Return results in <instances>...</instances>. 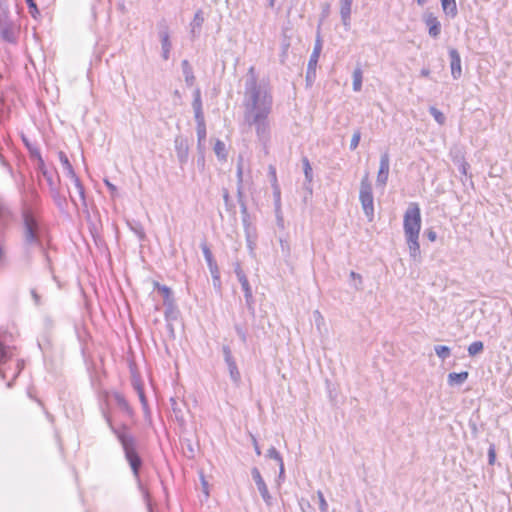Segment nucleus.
Segmentation results:
<instances>
[{
	"label": "nucleus",
	"instance_id": "nucleus-7",
	"mask_svg": "<svg viewBox=\"0 0 512 512\" xmlns=\"http://www.w3.org/2000/svg\"><path fill=\"white\" fill-rule=\"evenodd\" d=\"M0 33L4 41L14 44L18 40L19 28L12 20L5 17L0 20Z\"/></svg>",
	"mask_w": 512,
	"mask_h": 512
},
{
	"label": "nucleus",
	"instance_id": "nucleus-44",
	"mask_svg": "<svg viewBox=\"0 0 512 512\" xmlns=\"http://www.w3.org/2000/svg\"><path fill=\"white\" fill-rule=\"evenodd\" d=\"M313 316L315 319L316 327H317V329L320 330L321 326L324 325V317L322 316V314L320 313L319 310H315L313 312Z\"/></svg>",
	"mask_w": 512,
	"mask_h": 512
},
{
	"label": "nucleus",
	"instance_id": "nucleus-22",
	"mask_svg": "<svg viewBox=\"0 0 512 512\" xmlns=\"http://www.w3.org/2000/svg\"><path fill=\"white\" fill-rule=\"evenodd\" d=\"M181 67H182V72H183L186 84L188 86H192L195 81V76H194L193 69H192L189 61L186 59L183 60L181 62Z\"/></svg>",
	"mask_w": 512,
	"mask_h": 512
},
{
	"label": "nucleus",
	"instance_id": "nucleus-52",
	"mask_svg": "<svg viewBox=\"0 0 512 512\" xmlns=\"http://www.w3.org/2000/svg\"><path fill=\"white\" fill-rule=\"evenodd\" d=\"M234 272H235L238 280L241 279L242 277H246L244 271L241 268L240 263H236L234 265Z\"/></svg>",
	"mask_w": 512,
	"mask_h": 512
},
{
	"label": "nucleus",
	"instance_id": "nucleus-3",
	"mask_svg": "<svg viewBox=\"0 0 512 512\" xmlns=\"http://www.w3.org/2000/svg\"><path fill=\"white\" fill-rule=\"evenodd\" d=\"M403 229L409 254L414 260L420 258L419 233L421 229V211L419 205L415 202L410 203L404 213Z\"/></svg>",
	"mask_w": 512,
	"mask_h": 512
},
{
	"label": "nucleus",
	"instance_id": "nucleus-56",
	"mask_svg": "<svg viewBox=\"0 0 512 512\" xmlns=\"http://www.w3.org/2000/svg\"><path fill=\"white\" fill-rule=\"evenodd\" d=\"M469 169V164L465 161V160H462L460 165H459V171L463 174V175H467V171Z\"/></svg>",
	"mask_w": 512,
	"mask_h": 512
},
{
	"label": "nucleus",
	"instance_id": "nucleus-58",
	"mask_svg": "<svg viewBox=\"0 0 512 512\" xmlns=\"http://www.w3.org/2000/svg\"><path fill=\"white\" fill-rule=\"evenodd\" d=\"M241 198L242 197H239V202H240V206H241V213L243 214V218L246 217V219L249 221L247 206H246V204L244 202L241 201Z\"/></svg>",
	"mask_w": 512,
	"mask_h": 512
},
{
	"label": "nucleus",
	"instance_id": "nucleus-24",
	"mask_svg": "<svg viewBox=\"0 0 512 512\" xmlns=\"http://www.w3.org/2000/svg\"><path fill=\"white\" fill-rule=\"evenodd\" d=\"M441 5L446 15L451 18H455L457 16L458 10L456 0H441Z\"/></svg>",
	"mask_w": 512,
	"mask_h": 512
},
{
	"label": "nucleus",
	"instance_id": "nucleus-51",
	"mask_svg": "<svg viewBox=\"0 0 512 512\" xmlns=\"http://www.w3.org/2000/svg\"><path fill=\"white\" fill-rule=\"evenodd\" d=\"M315 77H316V70L313 69L311 71L310 68L307 67V72H306L307 83L311 84L314 81Z\"/></svg>",
	"mask_w": 512,
	"mask_h": 512
},
{
	"label": "nucleus",
	"instance_id": "nucleus-21",
	"mask_svg": "<svg viewBox=\"0 0 512 512\" xmlns=\"http://www.w3.org/2000/svg\"><path fill=\"white\" fill-rule=\"evenodd\" d=\"M113 399L121 411H123L124 413H126L129 416L132 415L133 411H132L128 401L125 399V397L122 394H120L118 392L113 393Z\"/></svg>",
	"mask_w": 512,
	"mask_h": 512
},
{
	"label": "nucleus",
	"instance_id": "nucleus-57",
	"mask_svg": "<svg viewBox=\"0 0 512 512\" xmlns=\"http://www.w3.org/2000/svg\"><path fill=\"white\" fill-rule=\"evenodd\" d=\"M235 329H236V332H237L238 336L242 340V342L245 343L246 340H247V336H246L245 331L240 326H236Z\"/></svg>",
	"mask_w": 512,
	"mask_h": 512
},
{
	"label": "nucleus",
	"instance_id": "nucleus-30",
	"mask_svg": "<svg viewBox=\"0 0 512 512\" xmlns=\"http://www.w3.org/2000/svg\"><path fill=\"white\" fill-rule=\"evenodd\" d=\"M71 180L73 181L74 186L79 194L82 205L86 207L87 204H86V197H85V189H84V186H83L81 180L79 179L78 176H75Z\"/></svg>",
	"mask_w": 512,
	"mask_h": 512
},
{
	"label": "nucleus",
	"instance_id": "nucleus-48",
	"mask_svg": "<svg viewBox=\"0 0 512 512\" xmlns=\"http://www.w3.org/2000/svg\"><path fill=\"white\" fill-rule=\"evenodd\" d=\"M321 50H322V41H321L320 36H318L316 39L312 54L320 57Z\"/></svg>",
	"mask_w": 512,
	"mask_h": 512
},
{
	"label": "nucleus",
	"instance_id": "nucleus-8",
	"mask_svg": "<svg viewBox=\"0 0 512 512\" xmlns=\"http://www.w3.org/2000/svg\"><path fill=\"white\" fill-rule=\"evenodd\" d=\"M252 478L257 486V489L264 500L265 504L270 507L273 503V497L271 496L268 487L261 476V473L257 467H253L251 470Z\"/></svg>",
	"mask_w": 512,
	"mask_h": 512
},
{
	"label": "nucleus",
	"instance_id": "nucleus-37",
	"mask_svg": "<svg viewBox=\"0 0 512 512\" xmlns=\"http://www.w3.org/2000/svg\"><path fill=\"white\" fill-rule=\"evenodd\" d=\"M302 161H303V169H304L305 178L308 182H311L313 174H312V167L310 165V162H309L308 158H306V157H304Z\"/></svg>",
	"mask_w": 512,
	"mask_h": 512
},
{
	"label": "nucleus",
	"instance_id": "nucleus-29",
	"mask_svg": "<svg viewBox=\"0 0 512 512\" xmlns=\"http://www.w3.org/2000/svg\"><path fill=\"white\" fill-rule=\"evenodd\" d=\"M204 22V17H203V13L201 10L197 11L194 15V18H193V21L191 22V33L193 34V36L195 37L196 35V30L200 29L202 24Z\"/></svg>",
	"mask_w": 512,
	"mask_h": 512
},
{
	"label": "nucleus",
	"instance_id": "nucleus-54",
	"mask_svg": "<svg viewBox=\"0 0 512 512\" xmlns=\"http://www.w3.org/2000/svg\"><path fill=\"white\" fill-rule=\"evenodd\" d=\"M104 183L109 189L111 195L115 196L117 193V187L114 184H112L108 179H104Z\"/></svg>",
	"mask_w": 512,
	"mask_h": 512
},
{
	"label": "nucleus",
	"instance_id": "nucleus-14",
	"mask_svg": "<svg viewBox=\"0 0 512 512\" xmlns=\"http://www.w3.org/2000/svg\"><path fill=\"white\" fill-rule=\"evenodd\" d=\"M451 75L454 79H459L462 75L461 57L455 48L449 50Z\"/></svg>",
	"mask_w": 512,
	"mask_h": 512
},
{
	"label": "nucleus",
	"instance_id": "nucleus-25",
	"mask_svg": "<svg viewBox=\"0 0 512 512\" xmlns=\"http://www.w3.org/2000/svg\"><path fill=\"white\" fill-rule=\"evenodd\" d=\"M154 287L161 293V295L163 296V304L164 303H168L170 301H173V297H172V291L169 287L165 286V285H161L160 283L158 282H154Z\"/></svg>",
	"mask_w": 512,
	"mask_h": 512
},
{
	"label": "nucleus",
	"instance_id": "nucleus-6",
	"mask_svg": "<svg viewBox=\"0 0 512 512\" xmlns=\"http://www.w3.org/2000/svg\"><path fill=\"white\" fill-rule=\"evenodd\" d=\"M158 36L161 43L162 58L168 60L172 50V43L170 40V30L166 20L162 19L157 24Z\"/></svg>",
	"mask_w": 512,
	"mask_h": 512
},
{
	"label": "nucleus",
	"instance_id": "nucleus-17",
	"mask_svg": "<svg viewBox=\"0 0 512 512\" xmlns=\"http://www.w3.org/2000/svg\"><path fill=\"white\" fill-rule=\"evenodd\" d=\"M192 107L194 110L195 118H203L204 117V113H203V109H202L201 91L199 88L195 89V91L193 93Z\"/></svg>",
	"mask_w": 512,
	"mask_h": 512
},
{
	"label": "nucleus",
	"instance_id": "nucleus-28",
	"mask_svg": "<svg viewBox=\"0 0 512 512\" xmlns=\"http://www.w3.org/2000/svg\"><path fill=\"white\" fill-rule=\"evenodd\" d=\"M51 193V196L55 202V204L60 208V209H64V207L66 206V198L65 196H63L60 191H59V188H53V190L50 191Z\"/></svg>",
	"mask_w": 512,
	"mask_h": 512
},
{
	"label": "nucleus",
	"instance_id": "nucleus-42",
	"mask_svg": "<svg viewBox=\"0 0 512 512\" xmlns=\"http://www.w3.org/2000/svg\"><path fill=\"white\" fill-rule=\"evenodd\" d=\"M317 497L319 500V509L321 512H328V503L324 498L322 491H317Z\"/></svg>",
	"mask_w": 512,
	"mask_h": 512
},
{
	"label": "nucleus",
	"instance_id": "nucleus-45",
	"mask_svg": "<svg viewBox=\"0 0 512 512\" xmlns=\"http://www.w3.org/2000/svg\"><path fill=\"white\" fill-rule=\"evenodd\" d=\"M496 460V450L494 444H491L488 449V463L493 465Z\"/></svg>",
	"mask_w": 512,
	"mask_h": 512
},
{
	"label": "nucleus",
	"instance_id": "nucleus-20",
	"mask_svg": "<svg viewBox=\"0 0 512 512\" xmlns=\"http://www.w3.org/2000/svg\"><path fill=\"white\" fill-rule=\"evenodd\" d=\"M469 373L463 371L460 373L451 372L448 374V384L450 386H460L468 379Z\"/></svg>",
	"mask_w": 512,
	"mask_h": 512
},
{
	"label": "nucleus",
	"instance_id": "nucleus-55",
	"mask_svg": "<svg viewBox=\"0 0 512 512\" xmlns=\"http://www.w3.org/2000/svg\"><path fill=\"white\" fill-rule=\"evenodd\" d=\"M425 235L431 242H434L437 239V234L433 229H427L425 231Z\"/></svg>",
	"mask_w": 512,
	"mask_h": 512
},
{
	"label": "nucleus",
	"instance_id": "nucleus-59",
	"mask_svg": "<svg viewBox=\"0 0 512 512\" xmlns=\"http://www.w3.org/2000/svg\"><path fill=\"white\" fill-rule=\"evenodd\" d=\"M26 2H27L28 6H29V8H30V13L34 16V12H33V10H34L35 12H38V9H37V7H36V4L34 3V1H33V0H26Z\"/></svg>",
	"mask_w": 512,
	"mask_h": 512
},
{
	"label": "nucleus",
	"instance_id": "nucleus-27",
	"mask_svg": "<svg viewBox=\"0 0 512 512\" xmlns=\"http://www.w3.org/2000/svg\"><path fill=\"white\" fill-rule=\"evenodd\" d=\"M164 306H165L164 314H165L166 319L167 320L176 319L177 315H178V310H177L174 300L170 301L168 303H164Z\"/></svg>",
	"mask_w": 512,
	"mask_h": 512
},
{
	"label": "nucleus",
	"instance_id": "nucleus-38",
	"mask_svg": "<svg viewBox=\"0 0 512 512\" xmlns=\"http://www.w3.org/2000/svg\"><path fill=\"white\" fill-rule=\"evenodd\" d=\"M214 152L218 158L224 159L226 157L225 144L222 141L217 140L214 145Z\"/></svg>",
	"mask_w": 512,
	"mask_h": 512
},
{
	"label": "nucleus",
	"instance_id": "nucleus-9",
	"mask_svg": "<svg viewBox=\"0 0 512 512\" xmlns=\"http://www.w3.org/2000/svg\"><path fill=\"white\" fill-rule=\"evenodd\" d=\"M222 351L224 355V360L228 366L230 378L236 385H239L241 381V375L238 370L237 364L232 356V351L230 347L227 345L223 346Z\"/></svg>",
	"mask_w": 512,
	"mask_h": 512
},
{
	"label": "nucleus",
	"instance_id": "nucleus-40",
	"mask_svg": "<svg viewBox=\"0 0 512 512\" xmlns=\"http://www.w3.org/2000/svg\"><path fill=\"white\" fill-rule=\"evenodd\" d=\"M137 395L139 397V400H140V403L142 405V408H143V411H144L145 415H149L150 414V409H149L148 401H147V398L145 396L144 391L140 392V393H137Z\"/></svg>",
	"mask_w": 512,
	"mask_h": 512
},
{
	"label": "nucleus",
	"instance_id": "nucleus-31",
	"mask_svg": "<svg viewBox=\"0 0 512 512\" xmlns=\"http://www.w3.org/2000/svg\"><path fill=\"white\" fill-rule=\"evenodd\" d=\"M12 217L11 211L7 205L3 202H0V224H7Z\"/></svg>",
	"mask_w": 512,
	"mask_h": 512
},
{
	"label": "nucleus",
	"instance_id": "nucleus-36",
	"mask_svg": "<svg viewBox=\"0 0 512 512\" xmlns=\"http://www.w3.org/2000/svg\"><path fill=\"white\" fill-rule=\"evenodd\" d=\"M429 112L438 124L443 125L445 123L446 118H445L444 114L440 110H438L436 107L431 106L429 108Z\"/></svg>",
	"mask_w": 512,
	"mask_h": 512
},
{
	"label": "nucleus",
	"instance_id": "nucleus-23",
	"mask_svg": "<svg viewBox=\"0 0 512 512\" xmlns=\"http://www.w3.org/2000/svg\"><path fill=\"white\" fill-rule=\"evenodd\" d=\"M195 121L197 124L196 131H197L198 145L200 146L205 142L206 135H207L205 118L204 117L203 118H195Z\"/></svg>",
	"mask_w": 512,
	"mask_h": 512
},
{
	"label": "nucleus",
	"instance_id": "nucleus-32",
	"mask_svg": "<svg viewBox=\"0 0 512 512\" xmlns=\"http://www.w3.org/2000/svg\"><path fill=\"white\" fill-rule=\"evenodd\" d=\"M237 180H238V197H242V181H243V159L240 158L237 164Z\"/></svg>",
	"mask_w": 512,
	"mask_h": 512
},
{
	"label": "nucleus",
	"instance_id": "nucleus-47",
	"mask_svg": "<svg viewBox=\"0 0 512 512\" xmlns=\"http://www.w3.org/2000/svg\"><path fill=\"white\" fill-rule=\"evenodd\" d=\"M43 175L47 180V183L49 185L50 191L53 190V188H58L57 183L53 180V177L51 174H49L47 171H43Z\"/></svg>",
	"mask_w": 512,
	"mask_h": 512
},
{
	"label": "nucleus",
	"instance_id": "nucleus-43",
	"mask_svg": "<svg viewBox=\"0 0 512 512\" xmlns=\"http://www.w3.org/2000/svg\"><path fill=\"white\" fill-rule=\"evenodd\" d=\"M360 140H361L360 130L354 131V133L352 135L351 142H350V149L355 150L358 147Z\"/></svg>",
	"mask_w": 512,
	"mask_h": 512
},
{
	"label": "nucleus",
	"instance_id": "nucleus-53",
	"mask_svg": "<svg viewBox=\"0 0 512 512\" xmlns=\"http://www.w3.org/2000/svg\"><path fill=\"white\" fill-rule=\"evenodd\" d=\"M132 385H133V388L134 390L137 392V393H140V392H143L144 389H143V384L140 380L138 379H134L132 381Z\"/></svg>",
	"mask_w": 512,
	"mask_h": 512
},
{
	"label": "nucleus",
	"instance_id": "nucleus-26",
	"mask_svg": "<svg viewBox=\"0 0 512 512\" xmlns=\"http://www.w3.org/2000/svg\"><path fill=\"white\" fill-rule=\"evenodd\" d=\"M363 72L360 67H356L353 71V90L359 92L362 89Z\"/></svg>",
	"mask_w": 512,
	"mask_h": 512
},
{
	"label": "nucleus",
	"instance_id": "nucleus-16",
	"mask_svg": "<svg viewBox=\"0 0 512 512\" xmlns=\"http://www.w3.org/2000/svg\"><path fill=\"white\" fill-rule=\"evenodd\" d=\"M353 0H340V16L343 26L346 30L350 29L351 25V7Z\"/></svg>",
	"mask_w": 512,
	"mask_h": 512
},
{
	"label": "nucleus",
	"instance_id": "nucleus-41",
	"mask_svg": "<svg viewBox=\"0 0 512 512\" xmlns=\"http://www.w3.org/2000/svg\"><path fill=\"white\" fill-rule=\"evenodd\" d=\"M299 506L302 512H315L313 506L307 499L301 498L299 500Z\"/></svg>",
	"mask_w": 512,
	"mask_h": 512
},
{
	"label": "nucleus",
	"instance_id": "nucleus-15",
	"mask_svg": "<svg viewBox=\"0 0 512 512\" xmlns=\"http://www.w3.org/2000/svg\"><path fill=\"white\" fill-rule=\"evenodd\" d=\"M425 25L428 27V33L432 38H437L441 33V24L436 16L428 13L424 16Z\"/></svg>",
	"mask_w": 512,
	"mask_h": 512
},
{
	"label": "nucleus",
	"instance_id": "nucleus-18",
	"mask_svg": "<svg viewBox=\"0 0 512 512\" xmlns=\"http://www.w3.org/2000/svg\"><path fill=\"white\" fill-rule=\"evenodd\" d=\"M59 161L62 164L63 170L70 179L74 178L76 175L73 166L71 165L67 155L63 151L58 152Z\"/></svg>",
	"mask_w": 512,
	"mask_h": 512
},
{
	"label": "nucleus",
	"instance_id": "nucleus-34",
	"mask_svg": "<svg viewBox=\"0 0 512 512\" xmlns=\"http://www.w3.org/2000/svg\"><path fill=\"white\" fill-rule=\"evenodd\" d=\"M170 403H171V409L175 415V418L180 422H184V416L182 413V409L179 407V403L177 402V400L174 398H171Z\"/></svg>",
	"mask_w": 512,
	"mask_h": 512
},
{
	"label": "nucleus",
	"instance_id": "nucleus-10",
	"mask_svg": "<svg viewBox=\"0 0 512 512\" xmlns=\"http://www.w3.org/2000/svg\"><path fill=\"white\" fill-rule=\"evenodd\" d=\"M390 170V158L387 152L380 157L379 171L377 173L376 185L384 188L388 181Z\"/></svg>",
	"mask_w": 512,
	"mask_h": 512
},
{
	"label": "nucleus",
	"instance_id": "nucleus-62",
	"mask_svg": "<svg viewBox=\"0 0 512 512\" xmlns=\"http://www.w3.org/2000/svg\"><path fill=\"white\" fill-rule=\"evenodd\" d=\"M31 293H32L33 299L35 301V304L39 305L40 304V297H39V295L36 293L35 290H32Z\"/></svg>",
	"mask_w": 512,
	"mask_h": 512
},
{
	"label": "nucleus",
	"instance_id": "nucleus-19",
	"mask_svg": "<svg viewBox=\"0 0 512 512\" xmlns=\"http://www.w3.org/2000/svg\"><path fill=\"white\" fill-rule=\"evenodd\" d=\"M238 281L240 282L241 287L244 291L247 307L249 309H253L254 300H253L252 290H251V287H250L247 277H242Z\"/></svg>",
	"mask_w": 512,
	"mask_h": 512
},
{
	"label": "nucleus",
	"instance_id": "nucleus-4",
	"mask_svg": "<svg viewBox=\"0 0 512 512\" xmlns=\"http://www.w3.org/2000/svg\"><path fill=\"white\" fill-rule=\"evenodd\" d=\"M42 227L34 215L28 211L23 213V239L28 247L43 248L42 241Z\"/></svg>",
	"mask_w": 512,
	"mask_h": 512
},
{
	"label": "nucleus",
	"instance_id": "nucleus-46",
	"mask_svg": "<svg viewBox=\"0 0 512 512\" xmlns=\"http://www.w3.org/2000/svg\"><path fill=\"white\" fill-rule=\"evenodd\" d=\"M7 264L6 249L3 245H0V270L3 269Z\"/></svg>",
	"mask_w": 512,
	"mask_h": 512
},
{
	"label": "nucleus",
	"instance_id": "nucleus-50",
	"mask_svg": "<svg viewBox=\"0 0 512 512\" xmlns=\"http://www.w3.org/2000/svg\"><path fill=\"white\" fill-rule=\"evenodd\" d=\"M8 358H9L8 351L0 342V364L6 362Z\"/></svg>",
	"mask_w": 512,
	"mask_h": 512
},
{
	"label": "nucleus",
	"instance_id": "nucleus-1",
	"mask_svg": "<svg viewBox=\"0 0 512 512\" xmlns=\"http://www.w3.org/2000/svg\"><path fill=\"white\" fill-rule=\"evenodd\" d=\"M242 105L245 123L255 128L259 141L267 142L271 132L269 115L273 108L272 88L268 82L259 81L254 66L248 69L245 76Z\"/></svg>",
	"mask_w": 512,
	"mask_h": 512
},
{
	"label": "nucleus",
	"instance_id": "nucleus-64",
	"mask_svg": "<svg viewBox=\"0 0 512 512\" xmlns=\"http://www.w3.org/2000/svg\"><path fill=\"white\" fill-rule=\"evenodd\" d=\"M420 74L422 77H428L430 75V70L428 68H423Z\"/></svg>",
	"mask_w": 512,
	"mask_h": 512
},
{
	"label": "nucleus",
	"instance_id": "nucleus-2",
	"mask_svg": "<svg viewBox=\"0 0 512 512\" xmlns=\"http://www.w3.org/2000/svg\"><path fill=\"white\" fill-rule=\"evenodd\" d=\"M103 416L108 424L112 433L116 436L118 441L121 443V446L124 451L125 459L130 465V468L133 472L134 478L138 483V488L144 495L146 501H149V492L143 486L140 480V468L142 466V459L137 452V440L136 438L129 432V427L125 424L120 426H115L112 422L111 416L107 412H103Z\"/></svg>",
	"mask_w": 512,
	"mask_h": 512
},
{
	"label": "nucleus",
	"instance_id": "nucleus-60",
	"mask_svg": "<svg viewBox=\"0 0 512 512\" xmlns=\"http://www.w3.org/2000/svg\"><path fill=\"white\" fill-rule=\"evenodd\" d=\"M283 477H284V463L281 462L279 464V476H278V478H279V480H281V479H283Z\"/></svg>",
	"mask_w": 512,
	"mask_h": 512
},
{
	"label": "nucleus",
	"instance_id": "nucleus-63",
	"mask_svg": "<svg viewBox=\"0 0 512 512\" xmlns=\"http://www.w3.org/2000/svg\"><path fill=\"white\" fill-rule=\"evenodd\" d=\"M350 277H351L352 279H358V280H359V283H360V284L362 283V277H361L359 274H357L356 272L351 271V273H350Z\"/></svg>",
	"mask_w": 512,
	"mask_h": 512
},
{
	"label": "nucleus",
	"instance_id": "nucleus-13",
	"mask_svg": "<svg viewBox=\"0 0 512 512\" xmlns=\"http://www.w3.org/2000/svg\"><path fill=\"white\" fill-rule=\"evenodd\" d=\"M201 249H202L204 258L207 262L212 279L218 280L219 268H218V265L212 255L210 248L207 246L206 243H203V244H201Z\"/></svg>",
	"mask_w": 512,
	"mask_h": 512
},
{
	"label": "nucleus",
	"instance_id": "nucleus-39",
	"mask_svg": "<svg viewBox=\"0 0 512 512\" xmlns=\"http://www.w3.org/2000/svg\"><path fill=\"white\" fill-rule=\"evenodd\" d=\"M267 457L274 459L280 464L283 462V458L275 447H270L267 451Z\"/></svg>",
	"mask_w": 512,
	"mask_h": 512
},
{
	"label": "nucleus",
	"instance_id": "nucleus-11",
	"mask_svg": "<svg viewBox=\"0 0 512 512\" xmlns=\"http://www.w3.org/2000/svg\"><path fill=\"white\" fill-rule=\"evenodd\" d=\"M175 151L178 158V161L181 166L187 163L188 155H189V145L187 139L182 136H177L175 138Z\"/></svg>",
	"mask_w": 512,
	"mask_h": 512
},
{
	"label": "nucleus",
	"instance_id": "nucleus-33",
	"mask_svg": "<svg viewBox=\"0 0 512 512\" xmlns=\"http://www.w3.org/2000/svg\"><path fill=\"white\" fill-rule=\"evenodd\" d=\"M436 355L442 360L447 359L451 355V350L448 346L445 345H437L434 347Z\"/></svg>",
	"mask_w": 512,
	"mask_h": 512
},
{
	"label": "nucleus",
	"instance_id": "nucleus-5",
	"mask_svg": "<svg viewBox=\"0 0 512 512\" xmlns=\"http://www.w3.org/2000/svg\"><path fill=\"white\" fill-rule=\"evenodd\" d=\"M359 200L361 202L364 214L369 221H372L374 218V198L368 173H366L361 180Z\"/></svg>",
	"mask_w": 512,
	"mask_h": 512
},
{
	"label": "nucleus",
	"instance_id": "nucleus-61",
	"mask_svg": "<svg viewBox=\"0 0 512 512\" xmlns=\"http://www.w3.org/2000/svg\"><path fill=\"white\" fill-rule=\"evenodd\" d=\"M133 230L135 231V233L142 239L144 238L145 234H144V231L141 227L139 228H133Z\"/></svg>",
	"mask_w": 512,
	"mask_h": 512
},
{
	"label": "nucleus",
	"instance_id": "nucleus-49",
	"mask_svg": "<svg viewBox=\"0 0 512 512\" xmlns=\"http://www.w3.org/2000/svg\"><path fill=\"white\" fill-rule=\"evenodd\" d=\"M318 60H319V56L311 54L307 67L310 68L311 71L313 69L316 70Z\"/></svg>",
	"mask_w": 512,
	"mask_h": 512
},
{
	"label": "nucleus",
	"instance_id": "nucleus-35",
	"mask_svg": "<svg viewBox=\"0 0 512 512\" xmlns=\"http://www.w3.org/2000/svg\"><path fill=\"white\" fill-rule=\"evenodd\" d=\"M484 345L481 341H475L471 343L468 347V354L470 356H475L483 351Z\"/></svg>",
	"mask_w": 512,
	"mask_h": 512
},
{
	"label": "nucleus",
	"instance_id": "nucleus-12",
	"mask_svg": "<svg viewBox=\"0 0 512 512\" xmlns=\"http://www.w3.org/2000/svg\"><path fill=\"white\" fill-rule=\"evenodd\" d=\"M242 221L244 225L247 247L250 250V252H253L256 247L257 241L256 228L246 219V217H244Z\"/></svg>",
	"mask_w": 512,
	"mask_h": 512
}]
</instances>
